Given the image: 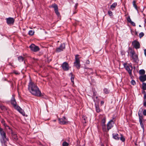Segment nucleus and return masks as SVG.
<instances>
[{
    "label": "nucleus",
    "instance_id": "obj_1",
    "mask_svg": "<svg viewBox=\"0 0 146 146\" xmlns=\"http://www.w3.org/2000/svg\"><path fill=\"white\" fill-rule=\"evenodd\" d=\"M28 89L33 95L37 97H42L43 96L36 85L31 80L29 83Z\"/></svg>",
    "mask_w": 146,
    "mask_h": 146
},
{
    "label": "nucleus",
    "instance_id": "obj_2",
    "mask_svg": "<svg viewBox=\"0 0 146 146\" xmlns=\"http://www.w3.org/2000/svg\"><path fill=\"white\" fill-rule=\"evenodd\" d=\"M0 134L1 136V141L2 143L5 144L7 141L9 140L8 138L7 137L6 133L3 130L0 132Z\"/></svg>",
    "mask_w": 146,
    "mask_h": 146
},
{
    "label": "nucleus",
    "instance_id": "obj_3",
    "mask_svg": "<svg viewBox=\"0 0 146 146\" xmlns=\"http://www.w3.org/2000/svg\"><path fill=\"white\" fill-rule=\"evenodd\" d=\"M79 55H76L75 56V61L74 62V66H75L78 69H79L80 67V58L78 57Z\"/></svg>",
    "mask_w": 146,
    "mask_h": 146
},
{
    "label": "nucleus",
    "instance_id": "obj_4",
    "mask_svg": "<svg viewBox=\"0 0 146 146\" xmlns=\"http://www.w3.org/2000/svg\"><path fill=\"white\" fill-rule=\"evenodd\" d=\"M115 121V120L114 119V118H113L112 119L110 120L108 122L107 125L108 131L113 127V125L114 124Z\"/></svg>",
    "mask_w": 146,
    "mask_h": 146
},
{
    "label": "nucleus",
    "instance_id": "obj_5",
    "mask_svg": "<svg viewBox=\"0 0 146 146\" xmlns=\"http://www.w3.org/2000/svg\"><path fill=\"white\" fill-rule=\"evenodd\" d=\"M124 66L126 70L127 71L130 76L132 75V71L133 69V67L131 65L128 66L125 63L124 64Z\"/></svg>",
    "mask_w": 146,
    "mask_h": 146
},
{
    "label": "nucleus",
    "instance_id": "obj_6",
    "mask_svg": "<svg viewBox=\"0 0 146 146\" xmlns=\"http://www.w3.org/2000/svg\"><path fill=\"white\" fill-rule=\"evenodd\" d=\"M84 69H85L84 70L85 74L86 75H89L93 74V70L92 68L87 67L85 66Z\"/></svg>",
    "mask_w": 146,
    "mask_h": 146
},
{
    "label": "nucleus",
    "instance_id": "obj_7",
    "mask_svg": "<svg viewBox=\"0 0 146 146\" xmlns=\"http://www.w3.org/2000/svg\"><path fill=\"white\" fill-rule=\"evenodd\" d=\"M11 105L15 109L19 106L17 104L16 100L15 99V96L13 95H12V97L11 100Z\"/></svg>",
    "mask_w": 146,
    "mask_h": 146
},
{
    "label": "nucleus",
    "instance_id": "obj_8",
    "mask_svg": "<svg viewBox=\"0 0 146 146\" xmlns=\"http://www.w3.org/2000/svg\"><path fill=\"white\" fill-rule=\"evenodd\" d=\"M130 53L131 54V57L133 59L135 62H136L138 60V56L135 54V52L131 49H130Z\"/></svg>",
    "mask_w": 146,
    "mask_h": 146
},
{
    "label": "nucleus",
    "instance_id": "obj_9",
    "mask_svg": "<svg viewBox=\"0 0 146 146\" xmlns=\"http://www.w3.org/2000/svg\"><path fill=\"white\" fill-rule=\"evenodd\" d=\"M49 7H52L54 8L55 13H56V15L58 16L60 15V14L58 11V6L55 3L53 4H52L50 6H49Z\"/></svg>",
    "mask_w": 146,
    "mask_h": 146
},
{
    "label": "nucleus",
    "instance_id": "obj_10",
    "mask_svg": "<svg viewBox=\"0 0 146 146\" xmlns=\"http://www.w3.org/2000/svg\"><path fill=\"white\" fill-rule=\"evenodd\" d=\"M29 48L32 51L34 52H37L40 50V48L38 46H36L33 44H31L29 46Z\"/></svg>",
    "mask_w": 146,
    "mask_h": 146
},
{
    "label": "nucleus",
    "instance_id": "obj_11",
    "mask_svg": "<svg viewBox=\"0 0 146 146\" xmlns=\"http://www.w3.org/2000/svg\"><path fill=\"white\" fill-rule=\"evenodd\" d=\"M58 120L60 124L64 125L67 124L68 123V121L67 119H66V117L64 116L61 118H59Z\"/></svg>",
    "mask_w": 146,
    "mask_h": 146
},
{
    "label": "nucleus",
    "instance_id": "obj_12",
    "mask_svg": "<svg viewBox=\"0 0 146 146\" xmlns=\"http://www.w3.org/2000/svg\"><path fill=\"white\" fill-rule=\"evenodd\" d=\"M132 45L136 49L139 48H140V43L138 41L136 40H135L132 42Z\"/></svg>",
    "mask_w": 146,
    "mask_h": 146
},
{
    "label": "nucleus",
    "instance_id": "obj_13",
    "mask_svg": "<svg viewBox=\"0 0 146 146\" xmlns=\"http://www.w3.org/2000/svg\"><path fill=\"white\" fill-rule=\"evenodd\" d=\"M65 48V45L64 43H62L61 44L59 47L56 48V52H59L62 51Z\"/></svg>",
    "mask_w": 146,
    "mask_h": 146
},
{
    "label": "nucleus",
    "instance_id": "obj_14",
    "mask_svg": "<svg viewBox=\"0 0 146 146\" xmlns=\"http://www.w3.org/2000/svg\"><path fill=\"white\" fill-rule=\"evenodd\" d=\"M6 22L8 25H13L15 22V19L13 18L9 17L6 18Z\"/></svg>",
    "mask_w": 146,
    "mask_h": 146
},
{
    "label": "nucleus",
    "instance_id": "obj_15",
    "mask_svg": "<svg viewBox=\"0 0 146 146\" xmlns=\"http://www.w3.org/2000/svg\"><path fill=\"white\" fill-rule=\"evenodd\" d=\"M62 67L63 70L64 71H67L69 70V65L68 63L66 62H64L62 64Z\"/></svg>",
    "mask_w": 146,
    "mask_h": 146
},
{
    "label": "nucleus",
    "instance_id": "obj_16",
    "mask_svg": "<svg viewBox=\"0 0 146 146\" xmlns=\"http://www.w3.org/2000/svg\"><path fill=\"white\" fill-rule=\"evenodd\" d=\"M17 110L21 114L23 115L24 116L25 115V113L24 111L22 109L20 106H19L17 107V108L15 109Z\"/></svg>",
    "mask_w": 146,
    "mask_h": 146
},
{
    "label": "nucleus",
    "instance_id": "obj_17",
    "mask_svg": "<svg viewBox=\"0 0 146 146\" xmlns=\"http://www.w3.org/2000/svg\"><path fill=\"white\" fill-rule=\"evenodd\" d=\"M140 81L142 82H143L146 80V75H144L140 76L139 77Z\"/></svg>",
    "mask_w": 146,
    "mask_h": 146
},
{
    "label": "nucleus",
    "instance_id": "obj_18",
    "mask_svg": "<svg viewBox=\"0 0 146 146\" xmlns=\"http://www.w3.org/2000/svg\"><path fill=\"white\" fill-rule=\"evenodd\" d=\"M143 111V109L142 108H141L138 111V115L139 117V118L140 117H143V116L142 115V113Z\"/></svg>",
    "mask_w": 146,
    "mask_h": 146
},
{
    "label": "nucleus",
    "instance_id": "obj_19",
    "mask_svg": "<svg viewBox=\"0 0 146 146\" xmlns=\"http://www.w3.org/2000/svg\"><path fill=\"white\" fill-rule=\"evenodd\" d=\"M112 135L113 138L117 140L119 139L120 137L119 136V135L118 134L113 133Z\"/></svg>",
    "mask_w": 146,
    "mask_h": 146
},
{
    "label": "nucleus",
    "instance_id": "obj_20",
    "mask_svg": "<svg viewBox=\"0 0 146 146\" xmlns=\"http://www.w3.org/2000/svg\"><path fill=\"white\" fill-rule=\"evenodd\" d=\"M12 136L14 139L15 141H17L18 140V138L17 136V134L13 133V132H11Z\"/></svg>",
    "mask_w": 146,
    "mask_h": 146
},
{
    "label": "nucleus",
    "instance_id": "obj_21",
    "mask_svg": "<svg viewBox=\"0 0 146 146\" xmlns=\"http://www.w3.org/2000/svg\"><path fill=\"white\" fill-rule=\"evenodd\" d=\"M143 119V117L139 118V122H140L141 126V127H142V128L143 129H144V125L142 123Z\"/></svg>",
    "mask_w": 146,
    "mask_h": 146
},
{
    "label": "nucleus",
    "instance_id": "obj_22",
    "mask_svg": "<svg viewBox=\"0 0 146 146\" xmlns=\"http://www.w3.org/2000/svg\"><path fill=\"white\" fill-rule=\"evenodd\" d=\"M117 5V3L116 2L114 3H113L110 6V8L112 10H113V9L115 8Z\"/></svg>",
    "mask_w": 146,
    "mask_h": 146
},
{
    "label": "nucleus",
    "instance_id": "obj_23",
    "mask_svg": "<svg viewBox=\"0 0 146 146\" xmlns=\"http://www.w3.org/2000/svg\"><path fill=\"white\" fill-rule=\"evenodd\" d=\"M18 60L19 62H22L24 60V58L21 56L18 57Z\"/></svg>",
    "mask_w": 146,
    "mask_h": 146
},
{
    "label": "nucleus",
    "instance_id": "obj_24",
    "mask_svg": "<svg viewBox=\"0 0 146 146\" xmlns=\"http://www.w3.org/2000/svg\"><path fill=\"white\" fill-rule=\"evenodd\" d=\"M95 107L96 112L98 113L100 112V109L99 106L98 105H96Z\"/></svg>",
    "mask_w": 146,
    "mask_h": 146
},
{
    "label": "nucleus",
    "instance_id": "obj_25",
    "mask_svg": "<svg viewBox=\"0 0 146 146\" xmlns=\"http://www.w3.org/2000/svg\"><path fill=\"white\" fill-rule=\"evenodd\" d=\"M120 139L122 142H124L125 141V138L122 134H120Z\"/></svg>",
    "mask_w": 146,
    "mask_h": 146
},
{
    "label": "nucleus",
    "instance_id": "obj_26",
    "mask_svg": "<svg viewBox=\"0 0 146 146\" xmlns=\"http://www.w3.org/2000/svg\"><path fill=\"white\" fill-rule=\"evenodd\" d=\"M70 75H71V82L74 83V75H73L72 73H71L70 74Z\"/></svg>",
    "mask_w": 146,
    "mask_h": 146
},
{
    "label": "nucleus",
    "instance_id": "obj_27",
    "mask_svg": "<svg viewBox=\"0 0 146 146\" xmlns=\"http://www.w3.org/2000/svg\"><path fill=\"white\" fill-rule=\"evenodd\" d=\"M0 108L3 110L5 111L7 110L6 107L3 105H0Z\"/></svg>",
    "mask_w": 146,
    "mask_h": 146
},
{
    "label": "nucleus",
    "instance_id": "obj_28",
    "mask_svg": "<svg viewBox=\"0 0 146 146\" xmlns=\"http://www.w3.org/2000/svg\"><path fill=\"white\" fill-rule=\"evenodd\" d=\"M133 7L135 8V9L137 10V6L136 4V1H133Z\"/></svg>",
    "mask_w": 146,
    "mask_h": 146
},
{
    "label": "nucleus",
    "instance_id": "obj_29",
    "mask_svg": "<svg viewBox=\"0 0 146 146\" xmlns=\"http://www.w3.org/2000/svg\"><path fill=\"white\" fill-rule=\"evenodd\" d=\"M142 89L143 90H146V83H143L142 85Z\"/></svg>",
    "mask_w": 146,
    "mask_h": 146
},
{
    "label": "nucleus",
    "instance_id": "obj_30",
    "mask_svg": "<svg viewBox=\"0 0 146 146\" xmlns=\"http://www.w3.org/2000/svg\"><path fill=\"white\" fill-rule=\"evenodd\" d=\"M1 122L2 124H3L4 126L6 127L7 126V125L5 123V121L3 119H1Z\"/></svg>",
    "mask_w": 146,
    "mask_h": 146
},
{
    "label": "nucleus",
    "instance_id": "obj_31",
    "mask_svg": "<svg viewBox=\"0 0 146 146\" xmlns=\"http://www.w3.org/2000/svg\"><path fill=\"white\" fill-rule=\"evenodd\" d=\"M145 73V71L143 69L139 71V73L140 74H144Z\"/></svg>",
    "mask_w": 146,
    "mask_h": 146
},
{
    "label": "nucleus",
    "instance_id": "obj_32",
    "mask_svg": "<svg viewBox=\"0 0 146 146\" xmlns=\"http://www.w3.org/2000/svg\"><path fill=\"white\" fill-rule=\"evenodd\" d=\"M104 93L105 94H108L109 93V91L108 89L106 88H104Z\"/></svg>",
    "mask_w": 146,
    "mask_h": 146
},
{
    "label": "nucleus",
    "instance_id": "obj_33",
    "mask_svg": "<svg viewBox=\"0 0 146 146\" xmlns=\"http://www.w3.org/2000/svg\"><path fill=\"white\" fill-rule=\"evenodd\" d=\"M34 31L32 30H30L29 31L28 34L30 35H33L34 34Z\"/></svg>",
    "mask_w": 146,
    "mask_h": 146
},
{
    "label": "nucleus",
    "instance_id": "obj_34",
    "mask_svg": "<svg viewBox=\"0 0 146 146\" xmlns=\"http://www.w3.org/2000/svg\"><path fill=\"white\" fill-rule=\"evenodd\" d=\"M102 129L103 131L104 132H107V128H106V126L105 125L104 126H103L102 127Z\"/></svg>",
    "mask_w": 146,
    "mask_h": 146
},
{
    "label": "nucleus",
    "instance_id": "obj_35",
    "mask_svg": "<svg viewBox=\"0 0 146 146\" xmlns=\"http://www.w3.org/2000/svg\"><path fill=\"white\" fill-rule=\"evenodd\" d=\"M62 146H68L69 144L66 141H64L62 144Z\"/></svg>",
    "mask_w": 146,
    "mask_h": 146
},
{
    "label": "nucleus",
    "instance_id": "obj_36",
    "mask_svg": "<svg viewBox=\"0 0 146 146\" xmlns=\"http://www.w3.org/2000/svg\"><path fill=\"white\" fill-rule=\"evenodd\" d=\"M144 35V34L143 32H141L139 34V36L140 38H141L143 37Z\"/></svg>",
    "mask_w": 146,
    "mask_h": 146
},
{
    "label": "nucleus",
    "instance_id": "obj_37",
    "mask_svg": "<svg viewBox=\"0 0 146 146\" xmlns=\"http://www.w3.org/2000/svg\"><path fill=\"white\" fill-rule=\"evenodd\" d=\"M108 14L110 17L113 16V13L111 11H109L108 13Z\"/></svg>",
    "mask_w": 146,
    "mask_h": 146
},
{
    "label": "nucleus",
    "instance_id": "obj_38",
    "mask_svg": "<svg viewBox=\"0 0 146 146\" xmlns=\"http://www.w3.org/2000/svg\"><path fill=\"white\" fill-rule=\"evenodd\" d=\"M142 93L143 94H144V98L145 99H145L146 98V92L145 91L143 90L142 92Z\"/></svg>",
    "mask_w": 146,
    "mask_h": 146
},
{
    "label": "nucleus",
    "instance_id": "obj_39",
    "mask_svg": "<svg viewBox=\"0 0 146 146\" xmlns=\"http://www.w3.org/2000/svg\"><path fill=\"white\" fill-rule=\"evenodd\" d=\"M131 83L132 85H134L135 84V82L134 80H132L131 81Z\"/></svg>",
    "mask_w": 146,
    "mask_h": 146
},
{
    "label": "nucleus",
    "instance_id": "obj_40",
    "mask_svg": "<svg viewBox=\"0 0 146 146\" xmlns=\"http://www.w3.org/2000/svg\"><path fill=\"white\" fill-rule=\"evenodd\" d=\"M127 20L130 23L131 21V20L129 16L127 17Z\"/></svg>",
    "mask_w": 146,
    "mask_h": 146
},
{
    "label": "nucleus",
    "instance_id": "obj_41",
    "mask_svg": "<svg viewBox=\"0 0 146 146\" xmlns=\"http://www.w3.org/2000/svg\"><path fill=\"white\" fill-rule=\"evenodd\" d=\"M106 121V119L105 118L103 119L102 120V123H105Z\"/></svg>",
    "mask_w": 146,
    "mask_h": 146
},
{
    "label": "nucleus",
    "instance_id": "obj_42",
    "mask_svg": "<svg viewBox=\"0 0 146 146\" xmlns=\"http://www.w3.org/2000/svg\"><path fill=\"white\" fill-rule=\"evenodd\" d=\"M143 114L145 116H146V110H144L143 111Z\"/></svg>",
    "mask_w": 146,
    "mask_h": 146
},
{
    "label": "nucleus",
    "instance_id": "obj_43",
    "mask_svg": "<svg viewBox=\"0 0 146 146\" xmlns=\"http://www.w3.org/2000/svg\"><path fill=\"white\" fill-rule=\"evenodd\" d=\"M82 118H83L84 120V123H86V120L87 119V117H85L84 116L82 117Z\"/></svg>",
    "mask_w": 146,
    "mask_h": 146
},
{
    "label": "nucleus",
    "instance_id": "obj_44",
    "mask_svg": "<svg viewBox=\"0 0 146 146\" xmlns=\"http://www.w3.org/2000/svg\"><path fill=\"white\" fill-rule=\"evenodd\" d=\"M130 23L133 26H135V23L131 21Z\"/></svg>",
    "mask_w": 146,
    "mask_h": 146
},
{
    "label": "nucleus",
    "instance_id": "obj_45",
    "mask_svg": "<svg viewBox=\"0 0 146 146\" xmlns=\"http://www.w3.org/2000/svg\"><path fill=\"white\" fill-rule=\"evenodd\" d=\"M13 73L16 75L19 74V73L18 72L16 71H14L13 72Z\"/></svg>",
    "mask_w": 146,
    "mask_h": 146
},
{
    "label": "nucleus",
    "instance_id": "obj_46",
    "mask_svg": "<svg viewBox=\"0 0 146 146\" xmlns=\"http://www.w3.org/2000/svg\"><path fill=\"white\" fill-rule=\"evenodd\" d=\"M78 4L77 3H76L75 4V5L74 6V8H75V10H76L77 9V8Z\"/></svg>",
    "mask_w": 146,
    "mask_h": 146
},
{
    "label": "nucleus",
    "instance_id": "obj_47",
    "mask_svg": "<svg viewBox=\"0 0 146 146\" xmlns=\"http://www.w3.org/2000/svg\"><path fill=\"white\" fill-rule=\"evenodd\" d=\"M90 63V61L89 60H87L86 61V64H89Z\"/></svg>",
    "mask_w": 146,
    "mask_h": 146
},
{
    "label": "nucleus",
    "instance_id": "obj_48",
    "mask_svg": "<svg viewBox=\"0 0 146 146\" xmlns=\"http://www.w3.org/2000/svg\"><path fill=\"white\" fill-rule=\"evenodd\" d=\"M6 127H7L8 128V129H10V130H11V132H12V129H11V128L8 125H7V126H6Z\"/></svg>",
    "mask_w": 146,
    "mask_h": 146
},
{
    "label": "nucleus",
    "instance_id": "obj_49",
    "mask_svg": "<svg viewBox=\"0 0 146 146\" xmlns=\"http://www.w3.org/2000/svg\"><path fill=\"white\" fill-rule=\"evenodd\" d=\"M145 102L143 103V106H146V101H145Z\"/></svg>",
    "mask_w": 146,
    "mask_h": 146
},
{
    "label": "nucleus",
    "instance_id": "obj_50",
    "mask_svg": "<svg viewBox=\"0 0 146 146\" xmlns=\"http://www.w3.org/2000/svg\"><path fill=\"white\" fill-rule=\"evenodd\" d=\"M144 54H145V56H146V49H145L144 50Z\"/></svg>",
    "mask_w": 146,
    "mask_h": 146
},
{
    "label": "nucleus",
    "instance_id": "obj_51",
    "mask_svg": "<svg viewBox=\"0 0 146 146\" xmlns=\"http://www.w3.org/2000/svg\"><path fill=\"white\" fill-rule=\"evenodd\" d=\"M105 125H106L105 123H102V127H103V126H104Z\"/></svg>",
    "mask_w": 146,
    "mask_h": 146
},
{
    "label": "nucleus",
    "instance_id": "obj_52",
    "mask_svg": "<svg viewBox=\"0 0 146 146\" xmlns=\"http://www.w3.org/2000/svg\"><path fill=\"white\" fill-rule=\"evenodd\" d=\"M96 93L95 92H93V96H95L96 95Z\"/></svg>",
    "mask_w": 146,
    "mask_h": 146
},
{
    "label": "nucleus",
    "instance_id": "obj_53",
    "mask_svg": "<svg viewBox=\"0 0 146 146\" xmlns=\"http://www.w3.org/2000/svg\"><path fill=\"white\" fill-rule=\"evenodd\" d=\"M77 10H75V11L73 13V14L76 13L77 12Z\"/></svg>",
    "mask_w": 146,
    "mask_h": 146
},
{
    "label": "nucleus",
    "instance_id": "obj_54",
    "mask_svg": "<svg viewBox=\"0 0 146 146\" xmlns=\"http://www.w3.org/2000/svg\"><path fill=\"white\" fill-rule=\"evenodd\" d=\"M9 65H10L11 66H12V63H9Z\"/></svg>",
    "mask_w": 146,
    "mask_h": 146
},
{
    "label": "nucleus",
    "instance_id": "obj_55",
    "mask_svg": "<svg viewBox=\"0 0 146 146\" xmlns=\"http://www.w3.org/2000/svg\"><path fill=\"white\" fill-rule=\"evenodd\" d=\"M101 104H104V102L103 101H101Z\"/></svg>",
    "mask_w": 146,
    "mask_h": 146
},
{
    "label": "nucleus",
    "instance_id": "obj_56",
    "mask_svg": "<svg viewBox=\"0 0 146 146\" xmlns=\"http://www.w3.org/2000/svg\"><path fill=\"white\" fill-rule=\"evenodd\" d=\"M144 22L145 23H146V19H145Z\"/></svg>",
    "mask_w": 146,
    "mask_h": 146
},
{
    "label": "nucleus",
    "instance_id": "obj_57",
    "mask_svg": "<svg viewBox=\"0 0 146 146\" xmlns=\"http://www.w3.org/2000/svg\"><path fill=\"white\" fill-rule=\"evenodd\" d=\"M101 146H104V145L102 143L101 144Z\"/></svg>",
    "mask_w": 146,
    "mask_h": 146
},
{
    "label": "nucleus",
    "instance_id": "obj_58",
    "mask_svg": "<svg viewBox=\"0 0 146 146\" xmlns=\"http://www.w3.org/2000/svg\"><path fill=\"white\" fill-rule=\"evenodd\" d=\"M98 98V97L97 96H96V99H97V98Z\"/></svg>",
    "mask_w": 146,
    "mask_h": 146
},
{
    "label": "nucleus",
    "instance_id": "obj_59",
    "mask_svg": "<svg viewBox=\"0 0 146 146\" xmlns=\"http://www.w3.org/2000/svg\"><path fill=\"white\" fill-rule=\"evenodd\" d=\"M68 0L69 1V2H70V1H71V0Z\"/></svg>",
    "mask_w": 146,
    "mask_h": 146
},
{
    "label": "nucleus",
    "instance_id": "obj_60",
    "mask_svg": "<svg viewBox=\"0 0 146 146\" xmlns=\"http://www.w3.org/2000/svg\"><path fill=\"white\" fill-rule=\"evenodd\" d=\"M26 54H23V55L25 56V55Z\"/></svg>",
    "mask_w": 146,
    "mask_h": 146
}]
</instances>
